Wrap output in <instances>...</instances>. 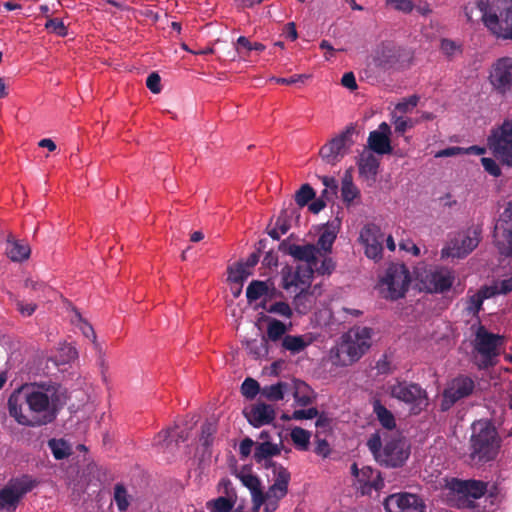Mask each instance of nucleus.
<instances>
[{
    "instance_id": "bb28decb",
    "label": "nucleus",
    "mask_w": 512,
    "mask_h": 512,
    "mask_svg": "<svg viewBox=\"0 0 512 512\" xmlns=\"http://www.w3.org/2000/svg\"><path fill=\"white\" fill-rule=\"evenodd\" d=\"M338 224L336 223H328L326 224L321 231V234L318 239V247L313 245L319 253L317 254V258L319 261V265L324 257H329L327 254L330 253L333 243L338 234Z\"/></svg>"
},
{
    "instance_id": "c756f323",
    "label": "nucleus",
    "mask_w": 512,
    "mask_h": 512,
    "mask_svg": "<svg viewBox=\"0 0 512 512\" xmlns=\"http://www.w3.org/2000/svg\"><path fill=\"white\" fill-rule=\"evenodd\" d=\"M291 383L278 382L276 384L264 386L261 389V395L270 401H280L284 399L286 394L290 393Z\"/></svg>"
},
{
    "instance_id": "0e129e2a",
    "label": "nucleus",
    "mask_w": 512,
    "mask_h": 512,
    "mask_svg": "<svg viewBox=\"0 0 512 512\" xmlns=\"http://www.w3.org/2000/svg\"><path fill=\"white\" fill-rule=\"evenodd\" d=\"M318 411L316 408H308V409H299L295 410L291 416L294 420H302V419H313L317 416Z\"/></svg>"
},
{
    "instance_id": "9d476101",
    "label": "nucleus",
    "mask_w": 512,
    "mask_h": 512,
    "mask_svg": "<svg viewBox=\"0 0 512 512\" xmlns=\"http://www.w3.org/2000/svg\"><path fill=\"white\" fill-rule=\"evenodd\" d=\"M488 80L497 94H512V56L496 59L489 68Z\"/></svg>"
},
{
    "instance_id": "5fc2aeb1",
    "label": "nucleus",
    "mask_w": 512,
    "mask_h": 512,
    "mask_svg": "<svg viewBox=\"0 0 512 512\" xmlns=\"http://www.w3.org/2000/svg\"><path fill=\"white\" fill-rule=\"evenodd\" d=\"M392 119L395 126V131L400 134H403L407 129H410L419 123V120L406 119L396 116L395 114L392 116Z\"/></svg>"
},
{
    "instance_id": "f704fd0d",
    "label": "nucleus",
    "mask_w": 512,
    "mask_h": 512,
    "mask_svg": "<svg viewBox=\"0 0 512 512\" xmlns=\"http://www.w3.org/2000/svg\"><path fill=\"white\" fill-rule=\"evenodd\" d=\"M48 447L51 450L53 456L57 460H62L69 457L72 453L71 445L64 439H50L48 441Z\"/></svg>"
},
{
    "instance_id": "de8ad7c7",
    "label": "nucleus",
    "mask_w": 512,
    "mask_h": 512,
    "mask_svg": "<svg viewBox=\"0 0 512 512\" xmlns=\"http://www.w3.org/2000/svg\"><path fill=\"white\" fill-rule=\"evenodd\" d=\"M172 429L168 428L159 432L153 440V445L162 451L169 450L172 445L171 439Z\"/></svg>"
},
{
    "instance_id": "20e7f679",
    "label": "nucleus",
    "mask_w": 512,
    "mask_h": 512,
    "mask_svg": "<svg viewBox=\"0 0 512 512\" xmlns=\"http://www.w3.org/2000/svg\"><path fill=\"white\" fill-rule=\"evenodd\" d=\"M373 330L353 327L342 335L337 346L331 349L330 359L337 366H349L357 362L371 347Z\"/></svg>"
},
{
    "instance_id": "9b49d317",
    "label": "nucleus",
    "mask_w": 512,
    "mask_h": 512,
    "mask_svg": "<svg viewBox=\"0 0 512 512\" xmlns=\"http://www.w3.org/2000/svg\"><path fill=\"white\" fill-rule=\"evenodd\" d=\"M479 244V234L476 230L460 232L449 238L441 250V258H464Z\"/></svg>"
},
{
    "instance_id": "6e6d98bb",
    "label": "nucleus",
    "mask_w": 512,
    "mask_h": 512,
    "mask_svg": "<svg viewBox=\"0 0 512 512\" xmlns=\"http://www.w3.org/2000/svg\"><path fill=\"white\" fill-rule=\"evenodd\" d=\"M267 311L269 313H274V314H277V315H280V316L286 317V318H291L293 315V311H292L291 307L287 303L282 302V301L275 302V303L271 304L267 308Z\"/></svg>"
},
{
    "instance_id": "6ab92c4d",
    "label": "nucleus",
    "mask_w": 512,
    "mask_h": 512,
    "mask_svg": "<svg viewBox=\"0 0 512 512\" xmlns=\"http://www.w3.org/2000/svg\"><path fill=\"white\" fill-rule=\"evenodd\" d=\"M454 280V272L445 267L431 269L421 279L426 290L432 293L448 291L452 287Z\"/></svg>"
},
{
    "instance_id": "603ef678",
    "label": "nucleus",
    "mask_w": 512,
    "mask_h": 512,
    "mask_svg": "<svg viewBox=\"0 0 512 512\" xmlns=\"http://www.w3.org/2000/svg\"><path fill=\"white\" fill-rule=\"evenodd\" d=\"M243 396L253 399L259 392L261 393L259 383L253 378H246L241 385Z\"/></svg>"
},
{
    "instance_id": "f03ea898",
    "label": "nucleus",
    "mask_w": 512,
    "mask_h": 512,
    "mask_svg": "<svg viewBox=\"0 0 512 512\" xmlns=\"http://www.w3.org/2000/svg\"><path fill=\"white\" fill-rule=\"evenodd\" d=\"M288 253L302 263L296 268L286 266L282 269V286L285 290L295 288L302 292L310 285L315 272L320 275H329L335 268L331 257H324L319 265L317 258L319 251L311 244L291 245Z\"/></svg>"
},
{
    "instance_id": "412c9836",
    "label": "nucleus",
    "mask_w": 512,
    "mask_h": 512,
    "mask_svg": "<svg viewBox=\"0 0 512 512\" xmlns=\"http://www.w3.org/2000/svg\"><path fill=\"white\" fill-rule=\"evenodd\" d=\"M449 488L458 495L459 499L464 500L478 499L486 492V484L476 480L453 479L449 483Z\"/></svg>"
},
{
    "instance_id": "473e14b6",
    "label": "nucleus",
    "mask_w": 512,
    "mask_h": 512,
    "mask_svg": "<svg viewBox=\"0 0 512 512\" xmlns=\"http://www.w3.org/2000/svg\"><path fill=\"white\" fill-rule=\"evenodd\" d=\"M6 251L8 257L14 262H20L28 259L31 252L28 244L10 239L8 240Z\"/></svg>"
},
{
    "instance_id": "aec40b11",
    "label": "nucleus",
    "mask_w": 512,
    "mask_h": 512,
    "mask_svg": "<svg viewBox=\"0 0 512 512\" xmlns=\"http://www.w3.org/2000/svg\"><path fill=\"white\" fill-rule=\"evenodd\" d=\"M384 234L381 229L374 225H366L360 232V241L364 245L365 255L373 260L382 257Z\"/></svg>"
},
{
    "instance_id": "ddd939ff",
    "label": "nucleus",
    "mask_w": 512,
    "mask_h": 512,
    "mask_svg": "<svg viewBox=\"0 0 512 512\" xmlns=\"http://www.w3.org/2000/svg\"><path fill=\"white\" fill-rule=\"evenodd\" d=\"M387 392L395 399L422 409L427 405V397L425 391L417 384L405 381H395L388 384Z\"/></svg>"
},
{
    "instance_id": "dca6fc26",
    "label": "nucleus",
    "mask_w": 512,
    "mask_h": 512,
    "mask_svg": "<svg viewBox=\"0 0 512 512\" xmlns=\"http://www.w3.org/2000/svg\"><path fill=\"white\" fill-rule=\"evenodd\" d=\"M384 508L386 512H424L425 503L416 494L400 492L389 495Z\"/></svg>"
},
{
    "instance_id": "8fccbe9b",
    "label": "nucleus",
    "mask_w": 512,
    "mask_h": 512,
    "mask_svg": "<svg viewBox=\"0 0 512 512\" xmlns=\"http://www.w3.org/2000/svg\"><path fill=\"white\" fill-rule=\"evenodd\" d=\"M25 287L35 292H41L42 294L38 295V298L49 299L50 294L53 293L50 287L34 279H27L25 281Z\"/></svg>"
},
{
    "instance_id": "79ce46f5",
    "label": "nucleus",
    "mask_w": 512,
    "mask_h": 512,
    "mask_svg": "<svg viewBox=\"0 0 512 512\" xmlns=\"http://www.w3.org/2000/svg\"><path fill=\"white\" fill-rule=\"evenodd\" d=\"M78 356L76 349L70 344H63L53 356L56 365H63L75 360Z\"/></svg>"
},
{
    "instance_id": "bf43d9fd",
    "label": "nucleus",
    "mask_w": 512,
    "mask_h": 512,
    "mask_svg": "<svg viewBox=\"0 0 512 512\" xmlns=\"http://www.w3.org/2000/svg\"><path fill=\"white\" fill-rule=\"evenodd\" d=\"M45 27L58 36H65L67 34L66 26L63 21L60 19H49L45 25Z\"/></svg>"
},
{
    "instance_id": "2f4dec72",
    "label": "nucleus",
    "mask_w": 512,
    "mask_h": 512,
    "mask_svg": "<svg viewBox=\"0 0 512 512\" xmlns=\"http://www.w3.org/2000/svg\"><path fill=\"white\" fill-rule=\"evenodd\" d=\"M287 492L276 490L275 487L270 486L267 492L261 491V498L263 501L265 512H274L278 508L279 501L286 496Z\"/></svg>"
},
{
    "instance_id": "cd10ccee",
    "label": "nucleus",
    "mask_w": 512,
    "mask_h": 512,
    "mask_svg": "<svg viewBox=\"0 0 512 512\" xmlns=\"http://www.w3.org/2000/svg\"><path fill=\"white\" fill-rule=\"evenodd\" d=\"M312 342L313 338L309 334L286 335L282 339V347L294 355L304 351Z\"/></svg>"
},
{
    "instance_id": "a878e982",
    "label": "nucleus",
    "mask_w": 512,
    "mask_h": 512,
    "mask_svg": "<svg viewBox=\"0 0 512 512\" xmlns=\"http://www.w3.org/2000/svg\"><path fill=\"white\" fill-rule=\"evenodd\" d=\"M244 414L248 422L254 427L270 424L275 418L274 408L265 403H258L245 409Z\"/></svg>"
},
{
    "instance_id": "72a5a7b5",
    "label": "nucleus",
    "mask_w": 512,
    "mask_h": 512,
    "mask_svg": "<svg viewBox=\"0 0 512 512\" xmlns=\"http://www.w3.org/2000/svg\"><path fill=\"white\" fill-rule=\"evenodd\" d=\"M272 472H273V481L274 483L271 485L275 487L276 490H283L288 492V485L290 482V473L284 467L280 465L272 464Z\"/></svg>"
},
{
    "instance_id": "7c9ffc66",
    "label": "nucleus",
    "mask_w": 512,
    "mask_h": 512,
    "mask_svg": "<svg viewBox=\"0 0 512 512\" xmlns=\"http://www.w3.org/2000/svg\"><path fill=\"white\" fill-rule=\"evenodd\" d=\"M290 385V393L293 394L297 405L304 407L312 402V392L307 384L301 381H292Z\"/></svg>"
},
{
    "instance_id": "a19ab883",
    "label": "nucleus",
    "mask_w": 512,
    "mask_h": 512,
    "mask_svg": "<svg viewBox=\"0 0 512 512\" xmlns=\"http://www.w3.org/2000/svg\"><path fill=\"white\" fill-rule=\"evenodd\" d=\"M291 440L298 450L306 451L310 445L311 433L303 428L295 427L290 433Z\"/></svg>"
},
{
    "instance_id": "2eb2a0df",
    "label": "nucleus",
    "mask_w": 512,
    "mask_h": 512,
    "mask_svg": "<svg viewBox=\"0 0 512 512\" xmlns=\"http://www.w3.org/2000/svg\"><path fill=\"white\" fill-rule=\"evenodd\" d=\"M33 488V483L27 478L10 481L0 490V509L15 510L20 499Z\"/></svg>"
},
{
    "instance_id": "f257e3e1",
    "label": "nucleus",
    "mask_w": 512,
    "mask_h": 512,
    "mask_svg": "<svg viewBox=\"0 0 512 512\" xmlns=\"http://www.w3.org/2000/svg\"><path fill=\"white\" fill-rule=\"evenodd\" d=\"M67 400L57 384H25L8 399L9 415L20 425L38 427L52 423Z\"/></svg>"
},
{
    "instance_id": "a18cd8bd",
    "label": "nucleus",
    "mask_w": 512,
    "mask_h": 512,
    "mask_svg": "<svg viewBox=\"0 0 512 512\" xmlns=\"http://www.w3.org/2000/svg\"><path fill=\"white\" fill-rule=\"evenodd\" d=\"M235 502L227 497H218L207 502L206 506L210 512H230Z\"/></svg>"
},
{
    "instance_id": "4468645a",
    "label": "nucleus",
    "mask_w": 512,
    "mask_h": 512,
    "mask_svg": "<svg viewBox=\"0 0 512 512\" xmlns=\"http://www.w3.org/2000/svg\"><path fill=\"white\" fill-rule=\"evenodd\" d=\"M351 136L352 129L347 128L323 145L319 151L322 160L331 165L338 163L348 153L353 144Z\"/></svg>"
},
{
    "instance_id": "393cba45",
    "label": "nucleus",
    "mask_w": 512,
    "mask_h": 512,
    "mask_svg": "<svg viewBox=\"0 0 512 512\" xmlns=\"http://www.w3.org/2000/svg\"><path fill=\"white\" fill-rule=\"evenodd\" d=\"M359 175L369 186L376 181L378 174L380 159L370 150H364L358 159Z\"/></svg>"
},
{
    "instance_id": "7ed1b4c3",
    "label": "nucleus",
    "mask_w": 512,
    "mask_h": 512,
    "mask_svg": "<svg viewBox=\"0 0 512 512\" xmlns=\"http://www.w3.org/2000/svg\"><path fill=\"white\" fill-rule=\"evenodd\" d=\"M467 22L482 23L497 39L512 40V0H478L464 8Z\"/></svg>"
},
{
    "instance_id": "680f3d73",
    "label": "nucleus",
    "mask_w": 512,
    "mask_h": 512,
    "mask_svg": "<svg viewBox=\"0 0 512 512\" xmlns=\"http://www.w3.org/2000/svg\"><path fill=\"white\" fill-rule=\"evenodd\" d=\"M311 77L309 74H298L291 76L289 78H280V77H271V81H275L278 84H285V85H291L298 82H304V80H307Z\"/></svg>"
},
{
    "instance_id": "c03bdc74",
    "label": "nucleus",
    "mask_w": 512,
    "mask_h": 512,
    "mask_svg": "<svg viewBox=\"0 0 512 512\" xmlns=\"http://www.w3.org/2000/svg\"><path fill=\"white\" fill-rule=\"evenodd\" d=\"M114 501L119 511L124 512L130 505V495L122 484L114 487Z\"/></svg>"
},
{
    "instance_id": "774afa93",
    "label": "nucleus",
    "mask_w": 512,
    "mask_h": 512,
    "mask_svg": "<svg viewBox=\"0 0 512 512\" xmlns=\"http://www.w3.org/2000/svg\"><path fill=\"white\" fill-rule=\"evenodd\" d=\"M441 50L447 56H453L459 51V46L452 40L443 39L441 42Z\"/></svg>"
},
{
    "instance_id": "69168bd1",
    "label": "nucleus",
    "mask_w": 512,
    "mask_h": 512,
    "mask_svg": "<svg viewBox=\"0 0 512 512\" xmlns=\"http://www.w3.org/2000/svg\"><path fill=\"white\" fill-rule=\"evenodd\" d=\"M160 82V76L157 73H151L146 80V85L152 93L158 94L161 91Z\"/></svg>"
},
{
    "instance_id": "e2e57ef3",
    "label": "nucleus",
    "mask_w": 512,
    "mask_h": 512,
    "mask_svg": "<svg viewBox=\"0 0 512 512\" xmlns=\"http://www.w3.org/2000/svg\"><path fill=\"white\" fill-rule=\"evenodd\" d=\"M295 306H296V310L301 313V314H305L309 308L311 307V299L309 296L307 295H302L301 293H299L296 297H295Z\"/></svg>"
},
{
    "instance_id": "f8f14e48",
    "label": "nucleus",
    "mask_w": 512,
    "mask_h": 512,
    "mask_svg": "<svg viewBox=\"0 0 512 512\" xmlns=\"http://www.w3.org/2000/svg\"><path fill=\"white\" fill-rule=\"evenodd\" d=\"M351 473L354 477L353 485L362 495H371L384 488V480L380 472L370 466H363L360 469L354 463L351 466Z\"/></svg>"
},
{
    "instance_id": "c9c22d12",
    "label": "nucleus",
    "mask_w": 512,
    "mask_h": 512,
    "mask_svg": "<svg viewBox=\"0 0 512 512\" xmlns=\"http://www.w3.org/2000/svg\"><path fill=\"white\" fill-rule=\"evenodd\" d=\"M373 411L376 414L380 424L384 428L392 430L396 427V422L393 414L385 406H383L380 403V401L377 400L374 402Z\"/></svg>"
},
{
    "instance_id": "4be33fe9",
    "label": "nucleus",
    "mask_w": 512,
    "mask_h": 512,
    "mask_svg": "<svg viewBox=\"0 0 512 512\" xmlns=\"http://www.w3.org/2000/svg\"><path fill=\"white\" fill-rule=\"evenodd\" d=\"M236 477L240 480L242 485L249 490L251 494L253 512H259L263 505L261 498V491L263 490L261 480L249 469L240 470L236 474Z\"/></svg>"
},
{
    "instance_id": "5701e85b",
    "label": "nucleus",
    "mask_w": 512,
    "mask_h": 512,
    "mask_svg": "<svg viewBox=\"0 0 512 512\" xmlns=\"http://www.w3.org/2000/svg\"><path fill=\"white\" fill-rule=\"evenodd\" d=\"M497 295L496 286H483L478 290L469 289L465 299V311L470 316H477L480 312L483 302Z\"/></svg>"
},
{
    "instance_id": "4d7b16f0",
    "label": "nucleus",
    "mask_w": 512,
    "mask_h": 512,
    "mask_svg": "<svg viewBox=\"0 0 512 512\" xmlns=\"http://www.w3.org/2000/svg\"><path fill=\"white\" fill-rule=\"evenodd\" d=\"M215 432L216 427L212 422H206L203 424L200 436V441L203 446H209L212 443Z\"/></svg>"
},
{
    "instance_id": "49530a36",
    "label": "nucleus",
    "mask_w": 512,
    "mask_h": 512,
    "mask_svg": "<svg viewBox=\"0 0 512 512\" xmlns=\"http://www.w3.org/2000/svg\"><path fill=\"white\" fill-rule=\"evenodd\" d=\"M268 287L263 281H252L247 289L246 296L249 302L256 301L266 294Z\"/></svg>"
},
{
    "instance_id": "b1692460",
    "label": "nucleus",
    "mask_w": 512,
    "mask_h": 512,
    "mask_svg": "<svg viewBox=\"0 0 512 512\" xmlns=\"http://www.w3.org/2000/svg\"><path fill=\"white\" fill-rule=\"evenodd\" d=\"M390 134V126L386 122H382L378 126V129L370 132L368 137V150L380 155L389 154L392 151Z\"/></svg>"
},
{
    "instance_id": "58836bf2",
    "label": "nucleus",
    "mask_w": 512,
    "mask_h": 512,
    "mask_svg": "<svg viewBox=\"0 0 512 512\" xmlns=\"http://www.w3.org/2000/svg\"><path fill=\"white\" fill-rule=\"evenodd\" d=\"M71 322L82 332L86 338L92 340L96 348L99 347L93 327L82 318L78 311H74V314L71 317Z\"/></svg>"
},
{
    "instance_id": "052dcab7",
    "label": "nucleus",
    "mask_w": 512,
    "mask_h": 512,
    "mask_svg": "<svg viewBox=\"0 0 512 512\" xmlns=\"http://www.w3.org/2000/svg\"><path fill=\"white\" fill-rule=\"evenodd\" d=\"M481 163H482L485 171L488 172L490 175H492L494 177L500 176L501 169L494 159L488 158V157H483L481 159Z\"/></svg>"
},
{
    "instance_id": "3c124183",
    "label": "nucleus",
    "mask_w": 512,
    "mask_h": 512,
    "mask_svg": "<svg viewBox=\"0 0 512 512\" xmlns=\"http://www.w3.org/2000/svg\"><path fill=\"white\" fill-rule=\"evenodd\" d=\"M315 196L314 190L309 184H304L301 186V188L296 192L295 195V201L296 203L303 207L305 206L310 200H312Z\"/></svg>"
},
{
    "instance_id": "338daca9",
    "label": "nucleus",
    "mask_w": 512,
    "mask_h": 512,
    "mask_svg": "<svg viewBox=\"0 0 512 512\" xmlns=\"http://www.w3.org/2000/svg\"><path fill=\"white\" fill-rule=\"evenodd\" d=\"M16 307H17V310L19 311V313L22 315V316H31L36 308H37V305L35 303H25L24 301H21V300H17L16 301Z\"/></svg>"
},
{
    "instance_id": "4c0bfd02",
    "label": "nucleus",
    "mask_w": 512,
    "mask_h": 512,
    "mask_svg": "<svg viewBox=\"0 0 512 512\" xmlns=\"http://www.w3.org/2000/svg\"><path fill=\"white\" fill-rule=\"evenodd\" d=\"M288 331V327L277 319H269L267 326V334L264 336L267 340L272 342H277L280 339H283L285 333Z\"/></svg>"
},
{
    "instance_id": "423d86ee",
    "label": "nucleus",
    "mask_w": 512,
    "mask_h": 512,
    "mask_svg": "<svg viewBox=\"0 0 512 512\" xmlns=\"http://www.w3.org/2000/svg\"><path fill=\"white\" fill-rule=\"evenodd\" d=\"M375 460L386 467H400L409 457L410 451L406 441L401 438L387 441L382 447L379 433L371 435L367 442Z\"/></svg>"
},
{
    "instance_id": "a211bd4d",
    "label": "nucleus",
    "mask_w": 512,
    "mask_h": 512,
    "mask_svg": "<svg viewBox=\"0 0 512 512\" xmlns=\"http://www.w3.org/2000/svg\"><path fill=\"white\" fill-rule=\"evenodd\" d=\"M496 244L499 252L505 256L512 255V202L502 212L496 226Z\"/></svg>"
},
{
    "instance_id": "1a4fd4ad",
    "label": "nucleus",
    "mask_w": 512,
    "mask_h": 512,
    "mask_svg": "<svg viewBox=\"0 0 512 512\" xmlns=\"http://www.w3.org/2000/svg\"><path fill=\"white\" fill-rule=\"evenodd\" d=\"M494 156L503 164L512 167V119L505 120L488 138Z\"/></svg>"
},
{
    "instance_id": "864d4df0",
    "label": "nucleus",
    "mask_w": 512,
    "mask_h": 512,
    "mask_svg": "<svg viewBox=\"0 0 512 512\" xmlns=\"http://www.w3.org/2000/svg\"><path fill=\"white\" fill-rule=\"evenodd\" d=\"M385 3L392 9L406 14L412 12L415 8L412 0H385Z\"/></svg>"
},
{
    "instance_id": "09e8293b",
    "label": "nucleus",
    "mask_w": 512,
    "mask_h": 512,
    "mask_svg": "<svg viewBox=\"0 0 512 512\" xmlns=\"http://www.w3.org/2000/svg\"><path fill=\"white\" fill-rule=\"evenodd\" d=\"M250 275V270L243 264L238 263L229 268V280L232 282H242Z\"/></svg>"
},
{
    "instance_id": "e433bc0d",
    "label": "nucleus",
    "mask_w": 512,
    "mask_h": 512,
    "mask_svg": "<svg viewBox=\"0 0 512 512\" xmlns=\"http://www.w3.org/2000/svg\"><path fill=\"white\" fill-rule=\"evenodd\" d=\"M359 194V189L352 182L351 174L347 172L342 179L341 195L343 201L350 204L359 197Z\"/></svg>"
},
{
    "instance_id": "0eeeda50",
    "label": "nucleus",
    "mask_w": 512,
    "mask_h": 512,
    "mask_svg": "<svg viewBox=\"0 0 512 512\" xmlns=\"http://www.w3.org/2000/svg\"><path fill=\"white\" fill-rule=\"evenodd\" d=\"M411 280L410 271L404 264L392 263L380 277L378 289L383 298L398 300L405 296Z\"/></svg>"
},
{
    "instance_id": "ea45409f",
    "label": "nucleus",
    "mask_w": 512,
    "mask_h": 512,
    "mask_svg": "<svg viewBox=\"0 0 512 512\" xmlns=\"http://www.w3.org/2000/svg\"><path fill=\"white\" fill-rule=\"evenodd\" d=\"M279 453L280 448L277 444H273L270 441H264L256 446L254 458L257 462H261L272 456L278 455Z\"/></svg>"
},
{
    "instance_id": "6e6552de",
    "label": "nucleus",
    "mask_w": 512,
    "mask_h": 512,
    "mask_svg": "<svg viewBox=\"0 0 512 512\" xmlns=\"http://www.w3.org/2000/svg\"><path fill=\"white\" fill-rule=\"evenodd\" d=\"M505 338L502 335L489 332L484 326L479 325L475 331L474 350L480 355L477 365L485 369L496 364V358L504 345Z\"/></svg>"
},
{
    "instance_id": "37998d69",
    "label": "nucleus",
    "mask_w": 512,
    "mask_h": 512,
    "mask_svg": "<svg viewBox=\"0 0 512 512\" xmlns=\"http://www.w3.org/2000/svg\"><path fill=\"white\" fill-rule=\"evenodd\" d=\"M246 350L254 358H261L268 354L267 341L263 337L260 341L257 339L248 340L245 343Z\"/></svg>"
},
{
    "instance_id": "c85d7f7f",
    "label": "nucleus",
    "mask_w": 512,
    "mask_h": 512,
    "mask_svg": "<svg viewBox=\"0 0 512 512\" xmlns=\"http://www.w3.org/2000/svg\"><path fill=\"white\" fill-rule=\"evenodd\" d=\"M397 56V50L393 45L382 44L375 51L374 62L377 66L387 69L396 63Z\"/></svg>"
},
{
    "instance_id": "39448f33",
    "label": "nucleus",
    "mask_w": 512,
    "mask_h": 512,
    "mask_svg": "<svg viewBox=\"0 0 512 512\" xmlns=\"http://www.w3.org/2000/svg\"><path fill=\"white\" fill-rule=\"evenodd\" d=\"M471 458L475 462L493 460L499 449L497 432L489 421L479 420L472 425Z\"/></svg>"
},
{
    "instance_id": "f3484780",
    "label": "nucleus",
    "mask_w": 512,
    "mask_h": 512,
    "mask_svg": "<svg viewBox=\"0 0 512 512\" xmlns=\"http://www.w3.org/2000/svg\"><path fill=\"white\" fill-rule=\"evenodd\" d=\"M474 389V382L471 378L460 376L453 379L443 392L441 409L448 410L458 400L467 397Z\"/></svg>"
},
{
    "instance_id": "13d9d810",
    "label": "nucleus",
    "mask_w": 512,
    "mask_h": 512,
    "mask_svg": "<svg viewBox=\"0 0 512 512\" xmlns=\"http://www.w3.org/2000/svg\"><path fill=\"white\" fill-rule=\"evenodd\" d=\"M418 102L419 97L417 95H412L397 103L395 109L401 113H409L417 106Z\"/></svg>"
}]
</instances>
